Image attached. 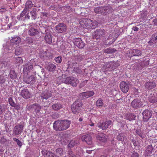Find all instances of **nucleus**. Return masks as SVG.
Here are the masks:
<instances>
[{
  "instance_id": "nucleus-4",
  "label": "nucleus",
  "mask_w": 157,
  "mask_h": 157,
  "mask_svg": "<svg viewBox=\"0 0 157 157\" xmlns=\"http://www.w3.org/2000/svg\"><path fill=\"white\" fill-rule=\"evenodd\" d=\"M82 105V100L78 99L75 101L71 105L72 112L75 114H77L80 112Z\"/></svg>"
},
{
  "instance_id": "nucleus-6",
  "label": "nucleus",
  "mask_w": 157,
  "mask_h": 157,
  "mask_svg": "<svg viewBox=\"0 0 157 157\" xmlns=\"http://www.w3.org/2000/svg\"><path fill=\"white\" fill-rule=\"evenodd\" d=\"M63 82L67 84H70L73 86L75 87L78 84V79L73 77H69L63 80Z\"/></svg>"
},
{
  "instance_id": "nucleus-46",
  "label": "nucleus",
  "mask_w": 157,
  "mask_h": 157,
  "mask_svg": "<svg viewBox=\"0 0 157 157\" xmlns=\"http://www.w3.org/2000/svg\"><path fill=\"white\" fill-rule=\"evenodd\" d=\"M131 105L134 108H137V100L135 99L131 103Z\"/></svg>"
},
{
  "instance_id": "nucleus-33",
  "label": "nucleus",
  "mask_w": 157,
  "mask_h": 157,
  "mask_svg": "<svg viewBox=\"0 0 157 157\" xmlns=\"http://www.w3.org/2000/svg\"><path fill=\"white\" fill-rule=\"evenodd\" d=\"M98 140L101 142L105 143L106 142L107 139L104 135H99L97 137Z\"/></svg>"
},
{
  "instance_id": "nucleus-13",
  "label": "nucleus",
  "mask_w": 157,
  "mask_h": 157,
  "mask_svg": "<svg viewBox=\"0 0 157 157\" xmlns=\"http://www.w3.org/2000/svg\"><path fill=\"white\" fill-rule=\"evenodd\" d=\"M24 82L28 84H33L36 82V78L34 75H31L25 78Z\"/></svg>"
},
{
  "instance_id": "nucleus-59",
  "label": "nucleus",
  "mask_w": 157,
  "mask_h": 157,
  "mask_svg": "<svg viewBox=\"0 0 157 157\" xmlns=\"http://www.w3.org/2000/svg\"><path fill=\"white\" fill-rule=\"evenodd\" d=\"M68 152V155L72 157H75V155L73 154V152L71 150H69Z\"/></svg>"
},
{
  "instance_id": "nucleus-19",
  "label": "nucleus",
  "mask_w": 157,
  "mask_h": 157,
  "mask_svg": "<svg viewBox=\"0 0 157 157\" xmlns=\"http://www.w3.org/2000/svg\"><path fill=\"white\" fill-rule=\"evenodd\" d=\"M21 95L22 97L25 99L29 98L31 97V94L27 89H24L21 91Z\"/></svg>"
},
{
  "instance_id": "nucleus-31",
  "label": "nucleus",
  "mask_w": 157,
  "mask_h": 157,
  "mask_svg": "<svg viewBox=\"0 0 157 157\" xmlns=\"http://www.w3.org/2000/svg\"><path fill=\"white\" fill-rule=\"evenodd\" d=\"M56 65L52 63H50L48 65L47 69L49 71H53L56 68Z\"/></svg>"
},
{
  "instance_id": "nucleus-20",
  "label": "nucleus",
  "mask_w": 157,
  "mask_h": 157,
  "mask_svg": "<svg viewBox=\"0 0 157 157\" xmlns=\"http://www.w3.org/2000/svg\"><path fill=\"white\" fill-rule=\"evenodd\" d=\"M33 64L31 63H28L25 65L23 68V71L25 72H30L33 69Z\"/></svg>"
},
{
  "instance_id": "nucleus-15",
  "label": "nucleus",
  "mask_w": 157,
  "mask_h": 157,
  "mask_svg": "<svg viewBox=\"0 0 157 157\" xmlns=\"http://www.w3.org/2000/svg\"><path fill=\"white\" fill-rule=\"evenodd\" d=\"M120 88L122 91L123 93H127L129 89L128 84L124 81L121 82L120 84Z\"/></svg>"
},
{
  "instance_id": "nucleus-44",
  "label": "nucleus",
  "mask_w": 157,
  "mask_h": 157,
  "mask_svg": "<svg viewBox=\"0 0 157 157\" xmlns=\"http://www.w3.org/2000/svg\"><path fill=\"white\" fill-rule=\"evenodd\" d=\"M7 79L8 78L7 77H5L2 75L0 76V84H3Z\"/></svg>"
},
{
  "instance_id": "nucleus-53",
  "label": "nucleus",
  "mask_w": 157,
  "mask_h": 157,
  "mask_svg": "<svg viewBox=\"0 0 157 157\" xmlns=\"http://www.w3.org/2000/svg\"><path fill=\"white\" fill-rule=\"evenodd\" d=\"M6 138L4 136H2L1 138L0 143L1 144H4L6 142Z\"/></svg>"
},
{
  "instance_id": "nucleus-58",
  "label": "nucleus",
  "mask_w": 157,
  "mask_h": 157,
  "mask_svg": "<svg viewBox=\"0 0 157 157\" xmlns=\"http://www.w3.org/2000/svg\"><path fill=\"white\" fill-rule=\"evenodd\" d=\"M30 12H28L27 13V14L25 15V19L23 20H25V19L26 20V19H28L29 20L30 17Z\"/></svg>"
},
{
  "instance_id": "nucleus-5",
  "label": "nucleus",
  "mask_w": 157,
  "mask_h": 157,
  "mask_svg": "<svg viewBox=\"0 0 157 157\" xmlns=\"http://www.w3.org/2000/svg\"><path fill=\"white\" fill-rule=\"evenodd\" d=\"M119 63L115 61L105 63L103 66V68L107 70H113L119 66Z\"/></svg>"
},
{
  "instance_id": "nucleus-36",
  "label": "nucleus",
  "mask_w": 157,
  "mask_h": 157,
  "mask_svg": "<svg viewBox=\"0 0 157 157\" xmlns=\"http://www.w3.org/2000/svg\"><path fill=\"white\" fill-rule=\"evenodd\" d=\"M78 140H72L68 144V147L72 148L73 147L75 144H78Z\"/></svg>"
},
{
  "instance_id": "nucleus-18",
  "label": "nucleus",
  "mask_w": 157,
  "mask_h": 157,
  "mask_svg": "<svg viewBox=\"0 0 157 157\" xmlns=\"http://www.w3.org/2000/svg\"><path fill=\"white\" fill-rule=\"evenodd\" d=\"M144 121H147L151 117L152 113L148 110H145L142 113Z\"/></svg>"
},
{
  "instance_id": "nucleus-41",
  "label": "nucleus",
  "mask_w": 157,
  "mask_h": 157,
  "mask_svg": "<svg viewBox=\"0 0 157 157\" xmlns=\"http://www.w3.org/2000/svg\"><path fill=\"white\" fill-rule=\"evenodd\" d=\"M136 116L133 114L129 113L126 117L127 119L130 121L132 120H135Z\"/></svg>"
},
{
  "instance_id": "nucleus-3",
  "label": "nucleus",
  "mask_w": 157,
  "mask_h": 157,
  "mask_svg": "<svg viewBox=\"0 0 157 157\" xmlns=\"http://www.w3.org/2000/svg\"><path fill=\"white\" fill-rule=\"evenodd\" d=\"M94 11L96 14L105 16L112 13L113 12V10L111 6H107L95 7L94 9Z\"/></svg>"
},
{
  "instance_id": "nucleus-23",
  "label": "nucleus",
  "mask_w": 157,
  "mask_h": 157,
  "mask_svg": "<svg viewBox=\"0 0 157 157\" xmlns=\"http://www.w3.org/2000/svg\"><path fill=\"white\" fill-rule=\"evenodd\" d=\"M6 60H7L6 59H0V68H5L6 67H7L8 63Z\"/></svg>"
},
{
  "instance_id": "nucleus-11",
  "label": "nucleus",
  "mask_w": 157,
  "mask_h": 157,
  "mask_svg": "<svg viewBox=\"0 0 157 157\" xmlns=\"http://www.w3.org/2000/svg\"><path fill=\"white\" fill-rule=\"evenodd\" d=\"M40 96L41 99L46 100L52 97V92L49 90H45L40 94Z\"/></svg>"
},
{
  "instance_id": "nucleus-28",
  "label": "nucleus",
  "mask_w": 157,
  "mask_h": 157,
  "mask_svg": "<svg viewBox=\"0 0 157 157\" xmlns=\"http://www.w3.org/2000/svg\"><path fill=\"white\" fill-rule=\"evenodd\" d=\"M29 11V10H26V9H24L22 12L21 13L20 15L17 16V18L19 21L22 20V17L24 16L25 15L26 13L28 11Z\"/></svg>"
},
{
  "instance_id": "nucleus-55",
  "label": "nucleus",
  "mask_w": 157,
  "mask_h": 157,
  "mask_svg": "<svg viewBox=\"0 0 157 157\" xmlns=\"http://www.w3.org/2000/svg\"><path fill=\"white\" fill-rule=\"evenodd\" d=\"M79 96L81 98H86V92H82L79 94Z\"/></svg>"
},
{
  "instance_id": "nucleus-62",
  "label": "nucleus",
  "mask_w": 157,
  "mask_h": 157,
  "mask_svg": "<svg viewBox=\"0 0 157 157\" xmlns=\"http://www.w3.org/2000/svg\"><path fill=\"white\" fill-rule=\"evenodd\" d=\"M153 25L155 26H157V18H155L154 19L152 22Z\"/></svg>"
},
{
  "instance_id": "nucleus-22",
  "label": "nucleus",
  "mask_w": 157,
  "mask_h": 157,
  "mask_svg": "<svg viewBox=\"0 0 157 157\" xmlns=\"http://www.w3.org/2000/svg\"><path fill=\"white\" fill-rule=\"evenodd\" d=\"M39 33L38 31L33 28H30L28 31V34L30 36H34Z\"/></svg>"
},
{
  "instance_id": "nucleus-7",
  "label": "nucleus",
  "mask_w": 157,
  "mask_h": 157,
  "mask_svg": "<svg viewBox=\"0 0 157 157\" xmlns=\"http://www.w3.org/2000/svg\"><path fill=\"white\" fill-rule=\"evenodd\" d=\"M55 30L56 32L62 33L65 32L67 30L66 25L63 23H60L55 27Z\"/></svg>"
},
{
  "instance_id": "nucleus-60",
  "label": "nucleus",
  "mask_w": 157,
  "mask_h": 157,
  "mask_svg": "<svg viewBox=\"0 0 157 157\" xmlns=\"http://www.w3.org/2000/svg\"><path fill=\"white\" fill-rule=\"evenodd\" d=\"M144 26V25H141V24L138 25V30L140 29V31H142L143 30V28Z\"/></svg>"
},
{
  "instance_id": "nucleus-40",
  "label": "nucleus",
  "mask_w": 157,
  "mask_h": 157,
  "mask_svg": "<svg viewBox=\"0 0 157 157\" xmlns=\"http://www.w3.org/2000/svg\"><path fill=\"white\" fill-rule=\"evenodd\" d=\"M35 106L33 107L34 109V112L36 113H39L41 109L40 106L38 104H35Z\"/></svg>"
},
{
  "instance_id": "nucleus-30",
  "label": "nucleus",
  "mask_w": 157,
  "mask_h": 157,
  "mask_svg": "<svg viewBox=\"0 0 157 157\" xmlns=\"http://www.w3.org/2000/svg\"><path fill=\"white\" fill-rule=\"evenodd\" d=\"M45 40L46 42L50 44L52 43V38L51 35L50 33H48L45 37Z\"/></svg>"
},
{
  "instance_id": "nucleus-9",
  "label": "nucleus",
  "mask_w": 157,
  "mask_h": 157,
  "mask_svg": "<svg viewBox=\"0 0 157 157\" xmlns=\"http://www.w3.org/2000/svg\"><path fill=\"white\" fill-rule=\"evenodd\" d=\"M40 56L44 59H51L53 57V54L47 50L41 52Z\"/></svg>"
},
{
  "instance_id": "nucleus-25",
  "label": "nucleus",
  "mask_w": 157,
  "mask_h": 157,
  "mask_svg": "<svg viewBox=\"0 0 157 157\" xmlns=\"http://www.w3.org/2000/svg\"><path fill=\"white\" fill-rule=\"evenodd\" d=\"M36 9L33 8L32 11L30 12V14L32 19L35 20L37 17Z\"/></svg>"
},
{
  "instance_id": "nucleus-10",
  "label": "nucleus",
  "mask_w": 157,
  "mask_h": 157,
  "mask_svg": "<svg viewBox=\"0 0 157 157\" xmlns=\"http://www.w3.org/2000/svg\"><path fill=\"white\" fill-rule=\"evenodd\" d=\"M105 31L103 29L96 30L94 33L93 37L96 39H99L102 36L105 35Z\"/></svg>"
},
{
  "instance_id": "nucleus-1",
  "label": "nucleus",
  "mask_w": 157,
  "mask_h": 157,
  "mask_svg": "<svg viewBox=\"0 0 157 157\" xmlns=\"http://www.w3.org/2000/svg\"><path fill=\"white\" fill-rule=\"evenodd\" d=\"M71 124V121L68 120L56 121L53 124V128L56 131H62L68 128Z\"/></svg>"
},
{
  "instance_id": "nucleus-8",
  "label": "nucleus",
  "mask_w": 157,
  "mask_h": 157,
  "mask_svg": "<svg viewBox=\"0 0 157 157\" xmlns=\"http://www.w3.org/2000/svg\"><path fill=\"white\" fill-rule=\"evenodd\" d=\"M23 125L21 124L16 125L13 129V135L17 136L21 134L23 131Z\"/></svg>"
},
{
  "instance_id": "nucleus-16",
  "label": "nucleus",
  "mask_w": 157,
  "mask_h": 157,
  "mask_svg": "<svg viewBox=\"0 0 157 157\" xmlns=\"http://www.w3.org/2000/svg\"><path fill=\"white\" fill-rule=\"evenodd\" d=\"M156 84L154 81H148L145 83V87L147 90H151L155 88L156 86Z\"/></svg>"
},
{
  "instance_id": "nucleus-57",
  "label": "nucleus",
  "mask_w": 157,
  "mask_h": 157,
  "mask_svg": "<svg viewBox=\"0 0 157 157\" xmlns=\"http://www.w3.org/2000/svg\"><path fill=\"white\" fill-rule=\"evenodd\" d=\"M35 104L33 105H28L27 106V109L29 111L31 109H33L35 106Z\"/></svg>"
},
{
  "instance_id": "nucleus-32",
  "label": "nucleus",
  "mask_w": 157,
  "mask_h": 157,
  "mask_svg": "<svg viewBox=\"0 0 157 157\" xmlns=\"http://www.w3.org/2000/svg\"><path fill=\"white\" fill-rule=\"evenodd\" d=\"M15 63L19 66L23 63V61L21 57H18L15 58L14 60Z\"/></svg>"
},
{
  "instance_id": "nucleus-50",
  "label": "nucleus",
  "mask_w": 157,
  "mask_h": 157,
  "mask_svg": "<svg viewBox=\"0 0 157 157\" xmlns=\"http://www.w3.org/2000/svg\"><path fill=\"white\" fill-rule=\"evenodd\" d=\"M13 140L14 141L17 142V144L20 147H21L22 145V143L18 139L14 138H13Z\"/></svg>"
},
{
  "instance_id": "nucleus-52",
  "label": "nucleus",
  "mask_w": 157,
  "mask_h": 157,
  "mask_svg": "<svg viewBox=\"0 0 157 157\" xmlns=\"http://www.w3.org/2000/svg\"><path fill=\"white\" fill-rule=\"evenodd\" d=\"M115 52V50L112 48H108L105 50V52L108 53H110L114 52Z\"/></svg>"
},
{
  "instance_id": "nucleus-14",
  "label": "nucleus",
  "mask_w": 157,
  "mask_h": 157,
  "mask_svg": "<svg viewBox=\"0 0 157 157\" xmlns=\"http://www.w3.org/2000/svg\"><path fill=\"white\" fill-rule=\"evenodd\" d=\"M81 139L83 142H85L88 144L92 143V139L91 136L89 134H86L82 136Z\"/></svg>"
},
{
  "instance_id": "nucleus-47",
  "label": "nucleus",
  "mask_w": 157,
  "mask_h": 157,
  "mask_svg": "<svg viewBox=\"0 0 157 157\" xmlns=\"http://www.w3.org/2000/svg\"><path fill=\"white\" fill-rule=\"evenodd\" d=\"M86 98L92 96L94 94V92L92 91L86 92Z\"/></svg>"
},
{
  "instance_id": "nucleus-37",
  "label": "nucleus",
  "mask_w": 157,
  "mask_h": 157,
  "mask_svg": "<svg viewBox=\"0 0 157 157\" xmlns=\"http://www.w3.org/2000/svg\"><path fill=\"white\" fill-rule=\"evenodd\" d=\"M9 75L12 79H16L17 77V75L14 71L12 70L10 71Z\"/></svg>"
},
{
  "instance_id": "nucleus-63",
  "label": "nucleus",
  "mask_w": 157,
  "mask_h": 157,
  "mask_svg": "<svg viewBox=\"0 0 157 157\" xmlns=\"http://www.w3.org/2000/svg\"><path fill=\"white\" fill-rule=\"evenodd\" d=\"M154 40L156 41H157V34H154L152 35V37Z\"/></svg>"
},
{
  "instance_id": "nucleus-39",
  "label": "nucleus",
  "mask_w": 157,
  "mask_h": 157,
  "mask_svg": "<svg viewBox=\"0 0 157 157\" xmlns=\"http://www.w3.org/2000/svg\"><path fill=\"white\" fill-rule=\"evenodd\" d=\"M153 149L151 145H148L146 148V151L148 154H151L152 153Z\"/></svg>"
},
{
  "instance_id": "nucleus-43",
  "label": "nucleus",
  "mask_w": 157,
  "mask_h": 157,
  "mask_svg": "<svg viewBox=\"0 0 157 157\" xmlns=\"http://www.w3.org/2000/svg\"><path fill=\"white\" fill-rule=\"evenodd\" d=\"M102 101L103 100L101 98L99 99L96 101V106L98 107L102 106L103 104Z\"/></svg>"
},
{
  "instance_id": "nucleus-54",
  "label": "nucleus",
  "mask_w": 157,
  "mask_h": 157,
  "mask_svg": "<svg viewBox=\"0 0 157 157\" xmlns=\"http://www.w3.org/2000/svg\"><path fill=\"white\" fill-rule=\"evenodd\" d=\"M48 157H58V156L50 151Z\"/></svg>"
},
{
  "instance_id": "nucleus-45",
  "label": "nucleus",
  "mask_w": 157,
  "mask_h": 157,
  "mask_svg": "<svg viewBox=\"0 0 157 157\" xmlns=\"http://www.w3.org/2000/svg\"><path fill=\"white\" fill-rule=\"evenodd\" d=\"M50 151L45 149H43L41 151V153L43 156L44 157H48Z\"/></svg>"
},
{
  "instance_id": "nucleus-12",
  "label": "nucleus",
  "mask_w": 157,
  "mask_h": 157,
  "mask_svg": "<svg viewBox=\"0 0 157 157\" xmlns=\"http://www.w3.org/2000/svg\"><path fill=\"white\" fill-rule=\"evenodd\" d=\"M112 124V121L109 120L101 123H98V126L99 128H101L102 130H105L108 128L109 126H111Z\"/></svg>"
},
{
  "instance_id": "nucleus-29",
  "label": "nucleus",
  "mask_w": 157,
  "mask_h": 157,
  "mask_svg": "<svg viewBox=\"0 0 157 157\" xmlns=\"http://www.w3.org/2000/svg\"><path fill=\"white\" fill-rule=\"evenodd\" d=\"M78 63L75 61L73 59H72V61H69L68 62V65L69 67L71 68H72L73 69L77 67L76 65Z\"/></svg>"
},
{
  "instance_id": "nucleus-49",
  "label": "nucleus",
  "mask_w": 157,
  "mask_h": 157,
  "mask_svg": "<svg viewBox=\"0 0 157 157\" xmlns=\"http://www.w3.org/2000/svg\"><path fill=\"white\" fill-rule=\"evenodd\" d=\"M55 60L57 63H59L61 62L62 61V57L61 56H59L58 57H56L55 58Z\"/></svg>"
},
{
  "instance_id": "nucleus-38",
  "label": "nucleus",
  "mask_w": 157,
  "mask_h": 157,
  "mask_svg": "<svg viewBox=\"0 0 157 157\" xmlns=\"http://www.w3.org/2000/svg\"><path fill=\"white\" fill-rule=\"evenodd\" d=\"M82 59L81 56H74L73 59L77 63H78L82 61Z\"/></svg>"
},
{
  "instance_id": "nucleus-42",
  "label": "nucleus",
  "mask_w": 157,
  "mask_h": 157,
  "mask_svg": "<svg viewBox=\"0 0 157 157\" xmlns=\"http://www.w3.org/2000/svg\"><path fill=\"white\" fill-rule=\"evenodd\" d=\"M56 155L58 157L62 155L63 154V151L61 148H58L56 150Z\"/></svg>"
},
{
  "instance_id": "nucleus-35",
  "label": "nucleus",
  "mask_w": 157,
  "mask_h": 157,
  "mask_svg": "<svg viewBox=\"0 0 157 157\" xmlns=\"http://www.w3.org/2000/svg\"><path fill=\"white\" fill-rule=\"evenodd\" d=\"M22 51V48L20 47L17 46L15 50L14 54L17 56L20 55Z\"/></svg>"
},
{
  "instance_id": "nucleus-24",
  "label": "nucleus",
  "mask_w": 157,
  "mask_h": 157,
  "mask_svg": "<svg viewBox=\"0 0 157 157\" xmlns=\"http://www.w3.org/2000/svg\"><path fill=\"white\" fill-rule=\"evenodd\" d=\"M141 17L140 18L139 21L140 22H143L144 20H145L144 19H145L147 17V12L146 10H143L140 14Z\"/></svg>"
},
{
  "instance_id": "nucleus-21",
  "label": "nucleus",
  "mask_w": 157,
  "mask_h": 157,
  "mask_svg": "<svg viewBox=\"0 0 157 157\" xmlns=\"http://www.w3.org/2000/svg\"><path fill=\"white\" fill-rule=\"evenodd\" d=\"M21 41V39L20 37L18 36L12 37L10 40L11 43L15 44H17L20 43Z\"/></svg>"
},
{
  "instance_id": "nucleus-17",
  "label": "nucleus",
  "mask_w": 157,
  "mask_h": 157,
  "mask_svg": "<svg viewBox=\"0 0 157 157\" xmlns=\"http://www.w3.org/2000/svg\"><path fill=\"white\" fill-rule=\"evenodd\" d=\"M74 43L75 45L77 46L79 48H82L85 46V44L82 41L80 38H78L75 39Z\"/></svg>"
},
{
  "instance_id": "nucleus-48",
  "label": "nucleus",
  "mask_w": 157,
  "mask_h": 157,
  "mask_svg": "<svg viewBox=\"0 0 157 157\" xmlns=\"http://www.w3.org/2000/svg\"><path fill=\"white\" fill-rule=\"evenodd\" d=\"M73 70L78 74H81L82 72L81 69L78 67H76L73 69Z\"/></svg>"
},
{
  "instance_id": "nucleus-34",
  "label": "nucleus",
  "mask_w": 157,
  "mask_h": 157,
  "mask_svg": "<svg viewBox=\"0 0 157 157\" xmlns=\"http://www.w3.org/2000/svg\"><path fill=\"white\" fill-rule=\"evenodd\" d=\"M33 4L31 1H27L25 4V7L24 9H26V10H28V9H30L33 7Z\"/></svg>"
},
{
  "instance_id": "nucleus-64",
  "label": "nucleus",
  "mask_w": 157,
  "mask_h": 157,
  "mask_svg": "<svg viewBox=\"0 0 157 157\" xmlns=\"http://www.w3.org/2000/svg\"><path fill=\"white\" fill-rule=\"evenodd\" d=\"M27 41L30 44L33 42V40L31 38L29 37L27 38Z\"/></svg>"
},
{
  "instance_id": "nucleus-51",
  "label": "nucleus",
  "mask_w": 157,
  "mask_h": 157,
  "mask_svg": "<svg viewBox=\"0 0 157 157\" xmlns=\"http://www.w3.org/2000/svg\"><path fill=\"white\" fill-rule=\"evenodd\" d=\"M9 102L10 105L11 106H14L15 104L13 101V99L11 98H10L9 99Z\"/></svg>"
},
{
  "instance_id": "nucleus-61",
  "label": "nucleus",
  "mask_w": 157,
  "mask_h": 157,
  "mask_svg": "<svg viewBox=\"0 0 157 157\" xmlns=\"http://www.w3.org/2000/svg\"><path fill=\"white\" fill-rule=\"evenodd\" d=\"M7 10L5 8H2L0 9V13H5Z\"/></svg>"
},
{
  "instance_id": "nucleus-2",
  "label": "nucleus",
  "mask_w": 157,
  "mask_h": 157,
  "mask_svg": "<svg viewBox=\"0 0 157 157\" xmlns=\"http://www.w3.org/2000/svg\"><path fill=\"white\" fill-rule=\"evenodd\" d=\"M80 24L84 28L93 29L97 27L98 23L95 21H92L88 19L83 18L81 19Z\"/></svg>"
},
{
  "instance_id": "nucleus-26",
  "label": "nucleus",
  "mask_w": 157,
  "mask_h": 157,
  "mask_svg": "<svg viewBox=\"0 0 157 157\" xmlns=\"http://www.w3.org/2000/svg\"><path fill=\"white\" fill-rule=\"evenodd\" d=\"M148 100L151 103H154L157 102V98L153 94H150L149 96Z\"/></svg>"
},
{
  "instance_id": "nucleus-56",
  "label": "nucleus",
  "mask_w": 157,
  "mask_h": 157,
  "mask_svg": "<svg viewBox=\"0 0 157 157\" xmlns=\"http://www.w3.org/2000/svg\"><path fill=\"white\" fill-rule=\"evenodd\" d=\"M123 137V134L122 133H120L117 136V139L119 141L121 140Z\"/></svg>"
},
{
  "instance_id": "nucleus-27",
  "label": "nucleus",
  "mask_w": 157,
  "mask_h": 157,
  "mask_svg": "<svg viewBox=\"0 0 157 157\" xmlns=\"http://www.w3.org/2000/svg\"><path fill=\"white\" fill-rule=\"evenodd\" d=\"M62 108V105L59 103H56L53 104L52 106V108L55 111L58 110Z\"/></svg>"
}]
</instances>
